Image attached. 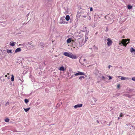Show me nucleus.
<instances>
[{
  "label": "nucleus",
  "instance_id": "nucleus-1",
  "mask_svg": "<svg viewBox=\"0 0 135 135\" xmlns=\"http://www.w3.org/2000/svg\"><path fill=\"white\" fill-rule=\"evenodd\" d=\"M127 39H123L121 41H120L119 44L121 46L123 45L125 47L126 46L127 43Z\"/></svg>",
  "mask_w": 135,
  "mask_h": 135
},
{
  "label": "nucleus",
  "instance_id": "nucleus-2",
  "mask_svg": "<svg viewBox=\"0 0 135 135\" xmlns=\"http://www.w3.org/2000/svg\"><path fill=\"white\" fill-rule=\"evenodd\" d=\"M85 74L83 72H80L79 71H78V72L77 73H76L74 75L75 76H78V75H85Z\"/></svg>",
  "mask_w": 135,
  "mask_h": 135
},
{
  "label": "nucleus",
  "instance_id": "nucleus-3",
  "mask_svg": "<svg viewBox=\"0 0 135 135\" xmlns=\"http://www.w3.org/2000/svg\"><path fill=\"white\" fill-rule=\"evenodd\" d=\"M69 57L73 59H76L77 58L76 56L74 55L71 53V54H70Z\"/></svg>",
  "mask_w": 135,
  "mask_h": 135
},
{
  "label": "nucleus",
  "instance_id": "nucleus-4",
  "mask_svg": "<svg viewBox=\"0 0 135 135\" xmlns=\"http://www.w3.org/2000/svg\"><path fill=\"white\" fill-rule=\"evenodd\" d=\"M107 41L108 42L107 43V44L109 46L112 44V41L109 38H108L107 39Z\"/></svg>",
  "mask_w": 135,
  "mask_h": 135
},
{
  "label": "nucleus",
  "instance_id": "nucleus-5",
  "mask_svg": "<svg viewBox=\"0 0 135 135\" xmlns=\"http://www.w3.org/2000/svg\"><path fill=\"white\" fill-rule=\"evenodd\" d=\"M83 106V104H79L74 106V108H77L81 107Z\"/></svg>",
  "mask_w": 135,
  "mask_h": 135
},
{
  "label": "nucleus",
  "instance_id": "nucleus-6",
  "mask_svg": "<svg viewBox=\"0 0 135 135\" xmlns=\"http://www.w3.org/2000/svg\"><path fill=\"white\" fill-rule=\"evenodd\" d=\"M71 52H64L63 55L65 56L69 57Z\"/></svg>",
  "mask_w": 135,
  "mask_h": 135
},
{
  "label": "nucleus",
  "instance_id": "nucleus-7",
  "mask_svg": "<svg viewBox=\"0 0 135 135\" xmlns=\"http://www.w3.org/2000/svg\"><path fill=\"white\" fill-rule=\"evenodd\" d=\"M71 41H73L72 40L71 38H68L66 41L67 42V43H70L71 42Z\"/></svg>",
  "mask_w": 135,
  "mask_h": 135
},
{
  "label": "nucleus",
  "instance_id": "nucleus-8",
  "mask_svg": "<svg viewBox=\"0 0 135 135\" xmlns=\"http://www.w3.org/2000/svg\"><path fill=\"white\" fill-rule=\"evenodd\" d=\"M21 49H20V48H17L15 50V53H16L17 52H20L21 51Z\"/></svg>",
  "mask_w": 135,
  "mask_h": 135
},
{
  "label": "nucleus",
  "instance_id": "nucleus-9",
  "mask_svg": "<svg viewBox=\"0 0 135 135\" xmlns=\"http://www.w3.org/2000/svg\"><path fill=\"white\" fill-rule=\"evenodd\" d=\"M59 69L60 71H63L65 70V69L64 67L63 66L60 67Z\"/></svg>",
  "mask_w": 135,
  "mask_h": 135
},
{
  "label": "nucleus",
  "instance_id": "nucleus-10",
  "mask_svg": "<svg viewBox=\"0 0 135 135\" xmlns=\"http://www.w3.org/2000/svg\"><path fill=\"white\" fill-rule=\"evenodd\" d=\"M65 19L67 21H69L70 19V16L69 15H67L65 17Z\"/></svg>",
  "mask_w": 135,
  "mask_h": 135
},
{
  "label": "nucleus",
  "instance_id": "nucleus-11",
  "mask_svg": "<svg viewBox=\"0 0 135 135\" xmlns=\"http://www.w3.org/2000/svg\"><path fill=\"white\" fill-rule=\"evenodd\" d=\"M128 8V9H131L132 8V6L131 5H128L127 6Z\"/></svg>",
  "mask_w": 135,
  "mask_h": 135
},
{
  "label": "nucleus",
  "instance_id": "nucleus-12",
  "mask_svg": "<svg viewBox=\"0 0 135 135\" xmlns=\"http://www.w3.org/2000/svg\"><path fill=\"white\" fill-rule=\"evenodd\" d=\"M30 109V107H29L27 108H24V109L26 112H27Z\"/></svg>",
  "mask_w": 135,
  "mask_h": 135
},
{
  "label": "nucleus",
  "instance_id": "nucleus-13",
  "mask_svg": "<svg viewBox=\"0 0 135 135\" xmlns=\"http://www.w3.org/2000/svg\"><path fill=\"white\" fill-rule=\"evenodd\" d=\"M11 81H14V76L13 75H11Z\"/></svg>",
  "mask_w": 135,
  "mask_h": 135
},
{
  "label": "nucleus",
  "instance_id": "nucleus-14",
  "mask_svg": "<svg viewBox=\"0 0 135 135\" xmlns=\"http://www.w3.org/2000/svg\"><path fill=\"white\" fill-rule=\"evenodd\" d=\"M130 51L131 52H132L133 51H135V49H133L132 47L130 49Z\"/></svg>",
  "mask_w": 135,
  "mask_h": 135
},
{
  "label": "nucleus",
  "instance_id": "nucleus-15",
  "mask_svg": "<svg viewBox=\"0 0 135 135\" xmlns=\"http://www.w3.org/2000/svg\"><path fill=\"white\" fill-rule=\"evenodd\" d=\"M15 43H16L15 42H12L10 44V45L12 46H14L15 45Z\"/></svg>",
  "mask_w": 135,
  "mask_h": 135
},
{
  "label": "nucleus",
  "instance_id": "nucleus-16",
  "mask_svg": "<svg viewBox=\"0 0 135 135\" xmlns=\"http://www.w3.org/2000/svg\"><path fill=\"white\" fill-rule=\"evenodd\" d=\"M4 120L5 122H9V119L7 118L5 119Z\"/></svg>",
  "mask_w": 135,
  "mask_h": 135
},
{
  "label": "nucleus",
  "instance_id": "nucleus-17",
  "mask_svg": "<svg viewBox=\"0 0 135 135\" xmlns=\"http://www.w3.org/2000/svg\"><path fill=\"white\" fill-rule=\"evenodd\" d=\"M12 50H11L8 49L7 50V52L8 53L12 52Z\"/></svg>",
  "mask_w": 135,
  "mask_h": 135
},
{
  "label": "nucleus",
  "instance_id": "nucleus-18",
  "mask_svg": "<svg viewBox=\"0 0 135 135\" xmlns=\"http://www.w3.org/2000/svg\"><path fill=\"white\" fill-rule=\"evenodd\" d=\"M28 102V100L27 99H26L25 100V102L26 103H27Z\"/></svg>",
  "mask_w": 135,
  "mask_h": 135
},
{
  "label": "nucleus",
  "instance_id": "nucleus-19",
  "mask_svg": "<svg viewBox=\"0 0 135 135\" xmlns=\"http://www.w3.org/2000/svg\"><path fill=\"white\" fill-rule=\"evenodd\" d=\"M120 87V85L118 84L117 85V89H119Z\"/></svg>",
  "mask_w": 135,
  "mask_h": 135
},
{
  "label": "nucleus",
  "instance_id": "nucleus-20",
  "mask_svg": "<svg viewBox=\"0 0 135 135\" xmlns=\"http://www.w3.org/2000/svg\"><path fill=\"white\" fill-rule=\"evenodd\" d=\"M82 78L84 79L85 77L84 76H80L79 78V79L81 80Z\"/></svg>",
  "mask_w": 135,
  "mask_h": 135
},
{
  "label": "nucleus",
  "instance_id": "nucleus-21",
  "mask_svg": "<svg viewBox=\"0 0 135 135\" xmlns=\"http://www.w3.org/2000/svg\"><path fill=\"white\" fill-rule=\"evenodd\" d=\"M28 44H29L30 45L32 46L33 44V42H32L31 41L29 43H28Z\"/></svg>",
  "mask_w": 135,
  "mask_h": 135
},
{
  "label": "nucleus",
  "instance_id": "nucleus-22",
  "mask_svg": "<svg viewBox=\"0 0 135 135\" xmlns=\"http://www.w3.org/2000/svg\"><path fill=\"white\" fill-rule=\"evenodd\" d=\"M123 114L122 113H121L120 115H119V117H122V116H123Z\"/></svg>",
  "mask_w": 135,
  "mask_h": 135
},
{
  "label": "nucleus",
  "instance_id": "nucleus-23",
  "mask_svg": "<svg viewBox=\"0 0 135 135\" xmlns=\"http://www.w3.org/2000/svg\"><path fill=\"white\" fill-rule=\"evenodd\" d=\"M121 80H124L126 78H124V77H122L121 78Z\"/></svg>",
  "mask_w": 135,
  "mask_h": 135
},
{
  "label": "nucleus",
  "instance_id": "nucleus-24",
  "mask_svg": "<svg viewBox=\"0 0 135 135\" xmlns=\"http://www.w3.org/2000/svg\"><path fill=\"white\" fill-rule=\"evenodd\" d=\"M108 77L109 78V80H111V79H112V77H111V76H108Z\"/></svg>",
  "mask_w": 135,
  "mask_h": 135
},
{
  "label": "nucleus",
  "instance_id": "nucleus-25",
  "mask_svg": "<svg viewBox=\"0 0 135 135\" xmlns=\"http://www.w3.org/2000/svg\"><path fill=\"white\" fill-rule=\"evenodd\" d=\"M9 104V103L8 102H7L6 104V105H7Z\"/></svg>",
  "mask_w": 135,
  "mask_h": 135
},
{
  "label": "nucleus",
  "instance_id": "nucleus-26",
  "mask_svg": "<svg viewBox=\"0 0 135 135\" xmlns=\"http://www.w3.org/2000/svg\"><path fill=\"white\" fill-rule=\"evenodd\" d=\"M132 80L134 81H135V77L134 78H132Z\"/></svg>",
  "mask_w": 135,
  "mask_h": 135
},
{
  "label": "nucleus",
  "instance_id": "nucleus-27",
  "mask_svg": "<svg viewBox=\"0 0 135 135\" xmlns=\"http://www.w3.org/2000/svg\"><path fill=\"white\" fill-rule=\"evenodd\" d=\"M94 47H95V49L96 50H98V48L96 46H94Z\"/></svg>",
  "mask_w": 135,
  "mask_h": 135
},
{
  "label": "nucleus",
  "instance_id": "nucleus-28",
  "mask_svg": "<svg viewBox=\"0 0 135 135\" xmlns=\"http://www.w3.org/2000/svg\"><path fill=\"white\" fill-rule=\"evenodd\" d=\"M90 10L91 11H92L93 10V9L92 7H91L90 9Z\"/></svg>",
  "mask_w": 135,
  "mask_h": 135
},
{
  "label": "nucleus",
  "instance_id": "nucleus-29",
  "mask_svg": "<svg viewBox=\"0 0 135 135\" xmlns=\"http://www.w3.org/2000/svg\"><path fill=\"white\" fill-rule=\"evenodd\" d=\"M102 78L104 80L105 79V78L103 76H102Z\"/></svg>",
  "mask_w": 135,
  "mask_h": 135
},
{
  "label": "nucleus",
  "instance_id": "nucleus-30",
  "mask_svg": "<svg viewBox=\"0 0 135 135\" xmlns=\"http://www.w3.org/2000/svg\"><path fill=\"white\" fill-rule=\"evenodd\" d=\"M87 16L86 15H84V16H82V17L84 18H85Z\"/></svg>",
  "mask_w": 135,
  "mask_h": 135
},
{
  "label": "nucleus",
  "instance_id": "nucleus-31",
  "mask_svg": "<svg viewBox=\"0 0 135 135\" xmlns=\"http://www.w3.org/2000/svg\"><path fill=\"white\" fill-rule=\"evenodd\" d=\"M130 41V39L128 38H127V41L129 42Z\"/></svg>",
  "mask_w": 135,
  "mask_h": 135
},
{
  "label": "nucleus",
  "instance_id": "nucleus-32",
  "mask_svg": "<svg viewBox=\"0 0 135 135\" xmlns=\"http://www.w3.org/2000/svg\"><path fill=\"white\" fill-rule=\"evenodd\" d=\"M110 65H109V66H108V68H109V69L110 68Z\"/></svg>",
  "mask_w": 135,
  "mask_h": 135
},
{
  "label": "nucleus",
  "instance_id": "nucleus-33",
  "mask_svg": "<svg viewBox=\"0 0 135 135\" xmlns=\"http://www.w3.org/2000/svg\"><path fill=\"white\" fill-rule=\"evenodd\" d=\"M9 73H8L7 74V75H9Z\"/></svg>",
  "mask_w": 135,
  "mask_h": 135
},
{
  "label": "nucleus",
  "instance_id": "nucleus-34",
  "mask_svg": "<svg viewBox=\"0 0 135 135\" xmlns=\"http://www.w3.org/2000/svg\"><path fill=\"white\" fill-rule=\"evenodd\" d=\"M61 23H64V22H61Z\"/></svg>",
  "mask_w": 135,
  "mask_h": 135
},
{
  "label": "nucleus",
  "instance_id": "nucleus-35",
  "mask_svg": "<svg viewBox=\"0 0 135 135\" xmlns=\"http://www.w3.org/2000/svg\"><path fill=\"white\" fill-rule=\"evenodd\" d=\"M7 75H5V77H6L7 76Z\"/></svg>",
  "mask_w": 135,
  "mask_h": 135
},
{
  "label": "nucleus",
  "instance_id": "nucleus-36",
  "mask_svg": "<svg viewBox=\"0 0 135 135\" xmlns=\"http://www.w3.org/2000/svg\"><path fill=\"white\" fill-rule=\"evenodd\" d=\"M7 78H8V79H9V77H8Z\"/></svg>",
  "mask_w": 135,
  "mask_h": 135
},
{
  "label": "nucleus",
  "instance_id": "nucleus-37",
  "mask_svg": "<svg viewBox=\"0 0 135 135\" xmlns=\"http://www.w3.org/2000/svg\"><path fill=\"white\" fill-rule=\"evenodd\" d=\"M52 43H53V40H52Z\"/></svg>",
  "mask_w": 135,
  "mask_h": 135
},
{
  "label": "nucleus",
  "instance_id": "nucleus-38",
  "mask_svg": "<svg viewBox=\"0 0 135 135\" xmlns=\"http://www.w3.org/2000/svg\"><path fill=\"white\" fill-rule=\"evenodd\" d=\"M97 122H98L99 123V122H98V120H97Z\"/></svg>",
  "mask_w": 135,
  "mask_h": 135
},
{
  "label": "nucleus",
  "instance_id": "nucleus-39",
  "mask_svg": "<svg viewBox=\"0 0 135 135\" xmlns=\"http://www.w3.org/2000/svg\"><path fill=\"white\" fill-rule=\"evenodd\" d=\"M129 42H127V44Z\"/></svg>",
  "mask_w": 135,
  "mask_h": 135
},
{
  "label": "nucleus",
  "instance_id": "nucleus-40",
  "mask_svg": "<svg viewBox=\"0 0 135 135\" xmlns=\"http://www.w3.org/2000/svg\"><path fill=\"white\" fill-rule=\"evenodd\" d=\"M119 118L118 117V119H119Z\"/></svg>",
  "mask_w": 135,
  "mask_h": 135
},
{
  "label": "nucleus",
  "instance_id": "nucleus-41",
  "mask_svg": "<svg viewBox=\"0 0 135 135\" xmlns=\"http://www.w3.org/2000/svg\"><path fill=\"white\" fill-rule=\"evenodd\" d=\"M19 80H21V79H19Z\"/></svg>",
  "mask_w": 135,
  "mask_h": 135
}]
</instances>
